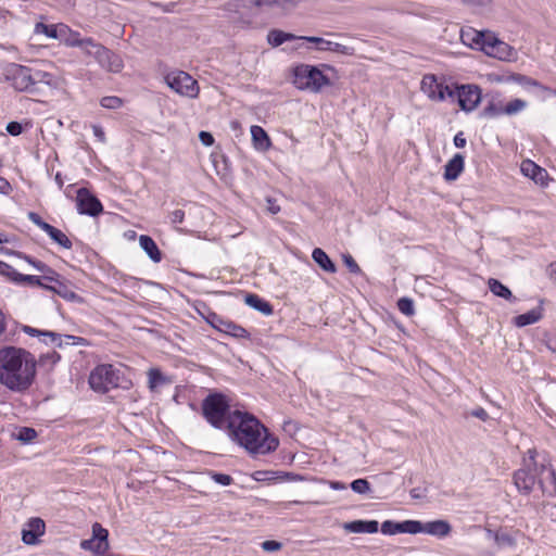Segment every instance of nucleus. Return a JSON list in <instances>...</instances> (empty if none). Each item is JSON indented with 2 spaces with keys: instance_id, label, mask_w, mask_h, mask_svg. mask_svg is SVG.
<instances>
[{
  "instance_id": "obj_30",
  "label": "nucleus",
  "mask_w": 556,
  "mask_h": 556,
  "mask_svg": "<svg viewBox=\"0 0 556 556\" xmlns=\"http://www.w3.org/2000/svg\"><path fill=\"white\" fill-rule=\"evenodd\" d=\"M244 302L250 307L261 312L264 315H271L274 309L273 305L254 293H248L244 298Z\"/></svg>"
},
{
  "instance_id": "obj_44",
  "label": "nucleus",
  "mask_w": 556,
  "mask_h": 556,
  "mask_svg": "<svg viewBox=\"0 0 556 556\" xmlns=\"http://www.w3.org/2000/svg\"><path fill=\"white\" fill-rule=\"evenodd\" d=\"M397 308L402 314L406 316H413L415 313L414 302L409 298L399 299Z\"/></svg>"
},
{
  "instance_id": "obj_31",
  "label": "nucleus",
  "mask_w": 556,
  "mask_h": 556,
  "mask_svg": "<svg viewBox=\"0 0 556 556\" xmlns=\"http://www.w3.org/2000/svg\"><path fill=\"white\" fill-rule=\"evenodd\" d=\"M312 257H313L314 262L323 270H325L327 273H331V274L337 271L336 264L331 261V258L327 255V253L323 249L315 248L313 250Z\"/></svg>"
},
{
  "instance_id": "obj_18",
  "label": "nucleus",
  "mask_w": 556,
  "mask_h": 556,
  "mask_svg": "<svg viewBox=\"0 0 556 556\" xmlns=\"http://www.w3.org/2000/svg\"><path fill=\"white\" fill-rule=\"evenodd\" d=\"M489 31L477 30L472 27L462 28L460 39L464 45L482 51Z\"/></svg>"
},
{
  "instance_id": "obj_57",
  "label": "nucleus",
  "mask_w": 556,
  "mask_h": 556,
  "mask_svg": "<svg viewBox=\"0 0 556 556\" xmlns=\"http://www.w3.org/2000/svg\"><path fill=\"white\" fill-rule=\"evenodd\" d=\"M344 263L351 273H353V274L361 273V267L358 266V264L355 262V260L351 255L344 256Z\"/></svg>"
},
{
  "instance_id": "obj_22",
  "label": "nucleus",
  "mask_w": 556,
  "mask_h": 556,
  "mask_svg": "<svg viewBox=\"0 0 556 556\" xmlns=\"http://www.w3.org/2000/svg\"><path fill=\"white\" fill-rule=\"evenodd\" d=\"M452 531L451 525L445 520H433L424 522L422 533H427L437 538H445Z\"/></svg>"
},
{
  "instance_id": "obj_13",
  "label": "nucleus",
  "mask_w": 556,
  "mask_h": 556,
  "mask_svg": "<svg viewBox=\"0 0 556 556\" xmlns=\"http://www.w3.org/2000/svg\"><path fill=\"white\" fill-rule=\"evenodd\" d=\"M538 483L544 494L556 496V469L551 464L540 465Z\"/></svg>"
},
{
  "instance_id": "obj_34",
  "label": "nucleus",
  "mask_w": 556,
  "mask_h": 556,
  "mask_svg": "<svg viewBox=\"0 0 556 556\" xmlns=\"http://www.w3.org/2000/svg\"><path fill=\"white\" fill-rule=\"evenodd\" d=\"M488 286L490 291L496 296L503 298L511 302H515L517 300L513 295L511 291L495 278H490L488 281Z\"/></svg>"
},
{
  "instance_id": "obj_15",
  "label": "nucleus",
  "mask_w": 556,
  "mask_h": 556,
  "mask_svg": "<svg viewBox=\"0 0 556 556\" xmlns=\"http://www.w3.org/2000/svg\"><path fill=\"white\" fill-rule=\"evenodd\" d=\"M300 39L303 41L316 43L317 50H319V51H331V52H336V53H340V54H344V55H353L354 54V48L344 46L339 42L329 41V40H326L320 37L303 36V37H300Z\"/></svg>"
},
{
  "instance_id": "obj_21",
  "label": "nucleus",
  "mask_w": 556,
  "mask_h": 556,
  "mask_svg": "<svg viewBox=\"0 0 556 556\" xmlns=\"http://www.w3.org/2000/svg\"><path fill=\"white\" fill-rule=\"evenodd\" d=\"M343 529L352 533H376L379 523L377 520H354L343 523Z\"/></svg>"
},
{
  "instance_id": "obj_27",
  "label": "nucleus",
  "mask_w": 556,
  "mask_h": 556,
  "mask_svg": "<svg viewBox=\"0 0 556 556\" xmlns=\"http://www.w3.org/2000/svg\"><path fill=\"white\" fill-rule=\"evenodd\" d=\"M543 317V308L541 306L534 307L525 314L514 317V325L522 328L528 325L538 323Z\"/></svg>"
},
{
  "instance_id": "obj_41",
  "label": "nucleus",
  "mask_w": 556,
  "mask_h": 556,
  "mask_svg": "<svg viewBox=\"0 0 556 556\" xmlns=\"http://www.w3.org/2000/svg\"><path fill=\"white\" fill-rule=\"evenodd\" d=\"M510 80L523 86V87H538L543 89L544 87L538 81L522 74H513Z\"/></svg>"
},
{
  "instance_id": "obj_6",
  "label": "nucleus",
  "mask_w": 556,
  "mask_h": 556,
  "mask_svg": "<svg viewBox=\"0 0 556 556\" xmlns=\"http://www.w3.org/2000/svg\"><path fill=\"white\" fill-rule=\"evenodd\" d=\"M167 86L180 96L197 98L199 85L188 73L184 71L170 72L165 76Z\"/></svg>"
},
{
  "instance_id": "obj_5",
  "label": "nucleus",
  "mask_w": 556,
  "mask_h": 556,
  "mask_svg": "<svg viewBox=\"0 0 556 556\" xmlns=\"http://www.w3.org/2000/svg\"><path fill=\"white\" fill-rule=\"evenodd\" d=\"M121 371L111 364L98 365L89 376L90 388L98 393H106L119 387Z\"/></svg>"
},
{
  "instance_id": "obj_24",
  "label": "nucleus",
  "mask_w": 556,
  "mask_h": 556,
  "mask_svg": "<svg viewBox=\"0 0 556 556\" xmlns=\"http://www.w3.org/2000/svg\"><path fill=\"white\" fill-rule=\"evenodd\" d=\"M465 160L459 153L455 154L445 165L444 178L452 181L464 170Z\"/></svg>"
},
{
  "instance_id": "obj_28",
  "label": "nucleus",
  "mask_w": 556,
  "mask_h": 556,
  "mask_svg": "<svg viewBox=\"0 0 556 556\" xmlns=\"http://www.w3.org/2000/svg\"><path fill=\"white\" fill-rule=\"evenodd\" d=\"M53 282V286H49V291L56 293L64 300L72 302H81V298L78 294H76L73 290H71L66 282H64L60 278L58 280H54Z\"/></svg>"
},
{
  "instance_id": "obj_36",
  "label": "nucleus",
  "mask_w": 556,
  "mask_h": 556,
  "mask_svg": "<svg viewBox=\"0 0 556 556\" xmlns=\"http://www.w3.org/2000/svg\"><path fill=\"white\" fill-rule=\"evenodd\" d=\"M47 235L58 244H60L64 249H72L73 243L68 239V237L61 231L60 229L51 226L50 229H48Z\"/></svg>"
},
{
  "instance_id": "obj_1",
  "label": "nucleus",
  "mask_w": 556,
  "mask_h": 556,
  "mask_svg": "<svg viewBox=\"0 0 556 556\" xmlns=\"http://www.w3.org/2000/svg\"><path fill=\"white\" fill-rule=\"evenodd\" d=\"M37 358L26 349L0 348V384L13 393L24 394L35 383Z\"/></svg>"
},
{
  "instance_id": "obj_61",
  "label": "nucleus",
  "mask_w": 556,
  "mask_h": 556,
  "mask_svg": "<svg viewBox=\"0 0 556 556\" xmlns=\"http://www.w3.org/2000/svg\"><path fill=\"white\" fill-rule=\"evenodd\" d=\"M199 138H200L201 142L206 147H210L214 143V137L211 132L201 131L199 134Z\"/></svg>"
},
{
  "instance_id": "obj_38",
  "label": "nucleus",
  "mask_w": 556,
  "mask_h": 556,
  "mask_svg": "<svg viewBox=\"0 0 556 556\" xmlns=\"http://www.w3.org/2000/svg\"><path fill=\"white\" fill-rule=\"evenodd\" d=\"M43 281L45 280L42 279V277H39V276L20 274L17 276L16 283L17 285H20V283H28L30 286H38L40 288H43V289L48 290L49 285L45 283Z\"/></svg>"
},
{
  "instance_id": "obj_51",
  "label": "nucleus",
  "mask_w": 556,
  "mask_h": 556,
  "mask_svg": "<svg viewBox=\"0 0 556 556\" xmlns=\"http://www.w3.org/2000/svg\"><path fill=\"white\" fill-rule=\"evenodd\" d=\"M351 489L358 494H366L370 491V483L366 479H356L352 481Z\"/></svg>"
},
{
  "instance_id": "obj_54",
  "label": "nucleus",
  "mask_w": 556,
  "mask_h": 556,
  "mask_svg": "<svg viewBox=\"0 0 556 556\" xmlns=\"http://www.w3.org/2000/svg\"><path fill=\"white\" fill-rule=\"evenodd\" d=\"M212 479L222 485H230L233 481L232 477L220 472H211Z\"/></svg>"
},
{
  "instance_id": "obj_32",
  "label": "nucleus",
  "mask_w": 556,
  "mask_h": 556,
  "mask_svg": "<svg viewBox=\"0 0 556 556\" xmlns=\"http://www.w3.org/2000/svg\"><path fill=\"white\" fill-rule=\"evenodd\" d=\"M72 45L80 47L87 55L93 56L96 60L100 51L103 52V46L91 38L77 39Z\"/></svg>"
},
{
  "instance_id": "obj_23",
  "label": "nucleus",
  "mask_w": 556,
  "mask_h": 556,
  "mask_svg": "<svg viewBox=\"0 0 556 556\" xmlns=\"http://www.w3.org/2000/svg\"><path fill=\"white\" fill-rule=\"evenodd\" d=\"M109 531L99 522L92 525V539L97 542L96 554L102 555L109 549Z\"/></svg>"
},
{
  "instance_id": "obj_12",
  "label": "nucleus",
  "mask_w": 556,
  "mask_h": 556,
  "mask_svg": "<svg viewBox=\"0 0 556 556\" xmlns=\"http://www.w3.org/2000/svg\"><path fill=\"white\" fill-rule=\"evenodd\" d=\"M76 202L79 214L96 217L103 211V206L100 200L96 195H93L87 188L78 189Z\"/></svg>"
},
{
  "instance_id": "obj_29",
  "label": "nucleus",
  "mask_w": 556,
  "mask_h": 556,
  "mask_svg": "<svg viewBox=\"0 0 556 556\" xmlns=\"http://www.w3.org/2000/svg\"><path fill=\"white\" fill-rule=\"evenodd\" d=\"M251 135H252V140H253V144H254L255 149H257L260 151H267L270 148V146H271L270 138L261 126H257V125L252 126Z\"/></svg>"
},
{
  "instance_id": "obj_56",
  "label": "nucleus",
  "mask_w": 556,
  "mask_h": 556,
  "mask_svg": "<svg viewBox=\"0 0 556 556\" xmlns=\"http://www.w3.org/2000/svg\"><path fill=\"white\" fill-rule=\"evenodd\" d=\"M7 131L11 136H18L23 132V126L21 123L13 121V122L8 123Z\"/></svg>"
},
{
  "instance_id": "obj_20",
  "label": "nucleus",
  "mask_w": 556,
  "mask_h": 556,
  "mask_svg": "<svg viewBox=\"0 0 556 556\" xmlns=\"http://www.w3.org/2000/svg\"><path fill=\"white\" fill-rule=\"evenodd\" d=\"M30 75L33 88L36 89L35 94H38L42 91V86L52 88L58 87V80L55 79L54 75L49 72L30 68Z\"/></svg>"
},
{
  "instance_id": "obj_62",
  "label": "nucleus",
  "mask_w": 556,
  "mask_h": 556,
  "mask_svg": "<svg viewBox=\"0 0 556 556\" xmlns=\"http://www.w3.org/2000/svg\"><path fill=\"white\" fill-rule=\"evenodd\" d=\"M92 131H93L94 137L100 142H102V143L105 142V140H106L105 132H104L103 128L100 125H92Z\"/></svg>"
},
{
  "instance_id": "obj_19",
  "label": "nucleus",
  "mask_w": 556,
  "mask_h": 556,
  "mask_svg": "<svg viewBox=\"0 0 556 556\" xmlns=\"http://www.w3.org/2000/svg\"><path fill=\"white\" fill-rule=\"evenodd\" d=\"M45 522L40 518H31L27 523V529L22 531V540L27 545L38 542V538L45 533Z\"/></svg>"
},
{
  "instance_id": "obj_60",
  "label": "nucleus",
  "mask_w": 556,
  "mask_h": 556,
  "mask_svg": "<svg viewBox=\"0 0 556 556\" xmlns=\"http://www.w3.org/2000/svg\"><path fill=\"white\" fill-rule=\"evenodd\" d=\"M470 415L472 417H476V418L482 420V421H485L489 419V414L483 407H477V408L472 409Z\"/></svg>"
},
{
  "instance_id": "obj_43",
  "label": "nucleus",
  "mask_w": 556,
  "mask_h": 556,
  "mask_svg": "<svg viewBox=\"0 0 556 556\" xmlns=\"http://www.w3.org/2000/svg\"><path fill=\"white\" fill-rule=\"evenodd\" d=\"M240 1H241V4L244 8H248V9H252V8H257V9L269 8V7H273L274 4L278 3V0H240Z\"/></svg>"
},
{
  "instance_id": "obj_63",
  "label": "nucleus",
  "mask_w": 556,
  "mask_h": 556,
  "mask_svg": "<svg viewBox=\"0 0 556 556\" xmlns=\"http://www.w3.org/2000/svg\"><path fill=\"white\" fill-rule=\"evenodd\" d=\"M96 545H97V542H94V539H89V540H83L80 542V547L83 549H86V551H92L93 553H96Z\"/></svg>"
},
{
  "instance_id": "obj_58",
  "label": "nucleus",
  "mask_w": 556,
  "mask_h": 556,
  "mask_svg": "<svg viewBox=\"0 0 556 556\" xmlns=\"http://www.w3.org/2000/svg\"><path fill=\"white\" fill-rule=\"evenodd\" d=\"M172 224H181L185 219V212L182 210H175L169 214Z\"/></svg>"
},
{
  "instance_id": "obj_55",
  "label": "nucleus",
  "mask_w": 556,
  "mask_h": 556,
  "mask_svg": "<svg viewBox=\"0 0 556 556\" xmlns=\"http://www.w3.org/2000/svg\"><path fill=\"white\" fill-rule=\"evenodd\" d=\"M282 544L278 541L267 540L262 543V548L266 552H276L281 549Z\"/></svg>"
},
{
  "instance_id": "obj_7",
  "label": "nucleus",
  "mask_w": 556,
  "mask_h": 556,
  "mask_svg": "<svg viewBox=\"0 0 556 556\" xmlns=\"http://www.w3.org/2000/svg\"><path fill=\"white\" fill-rule=\"evenodd\" d=\"M482 51L491 58L506 62L516 61L518 58L517 50L507 42L498 39L492 31L486 34V40L483 45Z\"/></svg>"
},
{
  "instance_id": "obj_17",
  "label": "nucleus",
  "mask_w": 556,
  "mask_h": 556,
  "mask_svg": "<svg viewBox=\"0 0 556 556\" xmlns=\"http://www.w3.org/2000/svg\"><path fill=\"white\" fill-rule=\"evenodd\" d=\"M20 329H21V331H23L24 333H26L30 337L40 338V341L43 342L45 344L52 343L59 348H61L63 345L62 336L58 332L50 331V330H40V329L34 328V327H30L27 325H22Z\"/></svg>"
},
{
  "instance_id": "obj_42",
  "label": "nucleus",
  "mask_w": 556,
  "mask_h": 556,
  "mask_svg": "<svg viewBox=\"0 0 556 556\" xmlns=\"http://www.w3.org/2000/svg\"><path fill=\"white\" fill-rule=\"evenodd\" d=\"M148 376H149V388L151 390L165 383V381H166V379L163 376V374L161 372V370L156 369V368L150 369Z\"/></svg>"
},
{
  "instance_id": "obj_2",
  "label": "nucleus",
  "mask_w": 556,
  "mask_h": 556,
  "mask_svg": "<svg viewBox=\"0 0 556 556\" xmlns=\"http://www.w3.org/2000/svg\"><path fill=\"white\" fill-rule=\"evenodd\" d=\"M226 431L235 443L251 454L265 455L276 451L279 445L278 438L248 412L233 410Z\"/></svg>"
},
{
  "instance_id": "obj_9",
  "label": "nucleus",
  "mask_w": 556,
  "mask_h": 556,
  "mask_svg": "<svg viewBox=\"0 0 556 556\" xmlns=\"http://www.w3.org/2000/svg\"><path fill=\"white\" fill-rule=\"evenodd\" d=\"M421 91L433 101H443L445 98L455 99V91L433 74H427L421 79Z\"/></svg>"
},
{
  "instance_id": "obj_39",
  "label": "nucleus",
  "mask_w": 556,
  "mask_h": 556,
  "mask_svg": "<svg viewBox=\"0 0 556 556\" xmlns=\"http://www.w3.org/2000/svg\"><path fill=\"white\" fill-rule=\"evenodd\" d=\"M36 269L43 274L41 277L45 281L52 282L61 278L60 274L41 261L36 264Z\"/></svg>"
},
{
  "instance_id": "obj_11",
  "label": "nucleus",
  "mask_w": 556,
  "mask_h": 556,
  "mask_svg": "<svg viewBox=\"0 0 556 556\" xmlns=\"http://www.w3.org/2000/svg\"><path fill=\"white\" fill-rule=\"evenodd\" d=\"M453 90L460 109L465 112L473 111L481 101V89L476 85H460Z\"/></svg>"
},
{
  "instance_id": "obj_4",
  "label": "nucleus",
  "mask_w": 556,
  "mask_h": 556,
  "mask_svg": "<svg viewBox=\"0 0 556 556\" xmlns=\"http://www.w3.org/2000/svg\"><path fill=\"white\" fill-rule=\"evenodd\" d=\"M293 85L300 90L319 92L331 81L319 67L309 64H299L293 67Z\"/></svg>"
},
{
  "instance_id": "obj_59",
  "label": "nucleus",
  "mask_w": 556,
  "mask_h": 556,
  "mask_svg": "<svg viewBox=\"0 0 556 556\" xmlns=\"http://www.w3.org/2000/svg\"><path fill=\"white\" fill-rule=\"evenodd\" d=\"M266 203H267L266 210L270 214L275 215L280 212V206L277 204V201L275 199L267 197Z\"/></svg>"
},
{
  "instance_id": "obj_33",
  "label": "nucleus",
  "mask_w": 556,
  "mask_h": 556,
  "mask_svg": "<svg viewBox=\"0 0 556 556\" xmlns=\"http://www.w3.org/2000/svg\"><path fill=\"white\" fill-rule=\"evenodd\" d=\"M300 37L280 29H271L267 35V41L271 47H279L287 41L301 40Z\"/></svg>"
},
{
  "instance_id": "obj_14",
  "label": "nucleus",
  "mask_w": 556,
  "mask_h": 556,
  "mask_svg": "<svg viewBox=\"0 0 556 556\" xmlns=\"http://www.w3.org/2000/svg\"><path fill=\"white\" fill-rule=\"evenodd\" d=\"M540 467L534 464V472L529 468H520L514 473V483L516 488L523 494H529L538 480V471Z\"/></svg>"
},
{
  "instance_id": "obj_10",
  "label": "nucleus",
  "mask_w": 556,
  "mask_h": 556,
  "mask_svg": "<svg viewBox=\"0 0 556 556\" xmlns=\"http://www.w3.org/2000/svg\"><path fill=\"white\" fill-rule=\"evenodd\" d=\"M206 321L216 330L229 334L237 339H249V331L236 323L223 318L220 315L210 312L205 317Z\"/></svg>"
},
{
  "instance_id": "obj_3",
  "label": "nucleus",
  "mask_w": 556,
  "mask_h": 556,
  "mask_svg": "<svg viewBox=\"0 0 556 556\" xmlns=\"http://www.w3.org/2000/svg\"><path fill=\"white\" fill-rule=\"evenodd\" d=\"M229 399L220 392H212L201 403L202 416L215 429L227 430L232 416Z\"/></svg>"
},
{
  "instance_id": "obj_48",
  "label": "nucleus",
  "mask_w": 556,
  "mask_h": 556,
  "mask_svg": "<svg viewBox=\"0 0 556 556\" xmlns=\"http://www.w3.org/2000/svg\"><path fill=\"white\" fill-rule=\"evenodd\" d=\"M526 108V102L521 99H515L504 105L505 114L514 115Z\"/></svg>"
},
{
  "instance_id": "obj_35",
  "label": "nucleus",
  "mask_w": 556,
  "mask_h": 556,
  "mask_svg": "<svg viewBox=\"0 0 556 556\" xmlns=\"http://www.w3.org/2000/svg\"><path fill=\"white\" fill-rule=\"evenodd\" d=\"M505 114V111H504V104L501 100H492L490 101L485 106L484 109L482 110V112L480 113L481 117H484V118H495V117H498L501 115Z\"/></svg>"
},
{
  "instance_id": "obj_64",
  "label": "nucleus",
  "mask_w": 556,
  "mask_h": 556,
  "mask_svg": "<svg viewBox=\"0 0 556 556\" xmlns=\"http://www.w3.org/2000/svg\"><path fill=\"white\" fill-rule=\"evenodd\" d=\"M12 190V187L10 182L4 178L0 176V193L2 194H9Z\"/></svg>"
},
{
  "instance_id": "obj_49",
  "label": "nucleus",
  "mask_w": 556,
  "mask_h": 556,
  "mask_svg": "<svg viewBox=\"0 0 556 556\" xmlns=\"http://www.w3.org/2000/svg\"><path fill=\"white\" fill-rule=\"evenodd\" d=\"M35 31L37 34H45L49 38H58V30L55 25H47L43 23H37L35 26Z\"/></svg>"
},
{
  "instance_id": "obj_37",
  "label": "nucleus",
  "mask_w": 556,
  "mask_h": 556,
  "mask_svg": "<svg viewBox=\"0 0 556 556\" xmlns=\"http://www.w3.org/2000/svg\"><path fill=\"white\" fill-rule=\"evenodd\" d=\"M488 535L493 538L498 547L514 546L515 539L507 532H493L488 530Z\"/></svg>"
},
{
  "instance_id": "obj_45",
  "label": "nucleus",
  "mask_w": 556,
  "mask_h": 556,
  "mask_svg": "<svg viewBox=\"0 0 556 556\" xmlns=\"http://www.w3.org/2000/svg\"><path fill=\"white\" fill-rule=\"evenodd\" d=\"M381 532L386 535H394L397 533H402L401 522L386 520L381 525Z\"/></svg>"
},
{
  "instance_id": "obj_40",
  "label": "nucleus",
  "mask_w": 556,
  "mask_h": 556,
  "mask_svg": "<svg viewBox=\"0 0 556 556\" xmlns=\"http://www.w3.org/2000/svg\"><path fill=\"white\" fill-rule=\"evenodd\" d=\"M402 533H422L424 522L418 520H405L401 522Z\"/></svg>"
},
{
  "instance_id": "obj_50",
  "label": "nucleus",
  "mask_w": 556,
  "mask_h": 556,
  "mask_svg": "<svg viewBox=\"0 0 556 556\" xmlns=\"http://www.w3.org/2000/svg\"><path fill=\"white\" fill-rule=\"evenodd\" d=\"M20 274L11 265L0 261V275L8 277L10 281L16 283Z\"/></svg>"
},
{
  "instance_id": "obj_52",
  "label": "nucleus",
  "mask_w": 556,
  "mask_h": 556,
  "mask_svg": "<svg viewBox=\"0 0 556 556\" xmlns=\"http://www.w3.org/2000/svg\"><path fill=\"white\" fill-rule=\"evenodd\" d=\"M61 359V355L56 352H50L47 354H43L37 359V365H47L50 364L51 366H54Z\"/></svg>"
},
{
  "instance_id": "obj_53",
  "label": "nucleus",
  "mask_w": 556,
  "mask_h": 556,
  "mask_svg": "<svg viewBox=\"0 0 556 556\" xmlns=\"http://www.w3.org/2000/svg\"><path fill=\"white\" fill-rule=\"evenodd\" d=\"M28 219L30 222H33L36 226H38L40 229H42L46 233L48 232V229H50V227L52 226V225L48 224L47 222H45L40 217V215L35 212L28 213Z\"/></svg>"
},
{
  "instance_id": "obj_16",
  "label": "nucleus",
  "mask_w": 556,
  "mask_h": 556,
  "mask_svg": "<svg viewBox=\"0 0 556 556\" xmlns=\"http://www.w3.org/2000/svg\"><path fill=\"white\" fill-rule=\"evenodd\" d=\"M101 67L112 73H119L124 63L119 55L103 46V52L100 51L96 60Z\"/></svg>"
},
{
  "instance_id": "obj_47",
  "label": "nucleus",
  "mask_w": 556,
  "mask_h": 556,
  "mask_svg": "<svg viewBox=\"0 0 556 556\" xmlns=\"http://www.w3.org/2000/svg\"><path fill=\"white\" fill-rule=\"evenodd\" d=\"M100 104L105 109L115 110L123 105V100L116 96H106L101 99Z\"/></svg>"
},
{
  "instance_id": "obj_8",
  "label": "nucleus",
  "mask_w": 556,
  "mask_h": 556,
  "mask_svg": "<svg viewBox=\"0 0 556 556\" xmlns=\"http://www.w3.org/2000/svg\"><path fill=\"white\" fill-rule=\"evenodd\" d=\"M5 78L15 90L36 93L31 85L30 67L11 63L5 68Z\"/></svg>"
},
{
  "instance_id": "obj_26",
  "label": "nucleus",
  "mask_w": 556,
  "mask_h": 556,
  "mask_svg": "<svg viewBox=\"0 0 556 556\" xmlns=\"http://www.w3.org/2000/svg\"><path fill=\"white\" fill-rule=\"evenodd\" d=\"M139 244L151 261L154 263H160L162 261V252L150 236L141 235L139 237Z\"/></svg>"
},
{
  "instance_id": "obj_46",
  "label": "nucleus",
  "mask_w": 556,
  "mask_h": 556,
  "mask_svg": "<svg viewBox=\"0 0 556 556\" xmlns=\"http://www.w3.org/2000/svg\"><path fill=\"white\" fill-rule=\"evenodd\" d=\"M37 437V431L34 428L23 427L18 430L16 439L23 443H29Z\"/></svg>"
},
{
  "instance_id": "obj_25",
  "label": "nucleus",
  "mask_w": 556,
  "mask_h": 556,
  "mask_svg": "<svg viewBox=\"0 0 556 556\" xmlns=\"http://www.w3.org/2000/svg\"><path fill=\"white\" fill-rule=\"evenodd\" d=\"M521 172L541 185H544V180L547 177V172L530 160L521 163Z\"/></svg>"
}]
</instances>
